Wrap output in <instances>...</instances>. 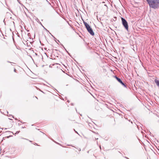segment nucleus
Returning <instances> with one entry per match:
<instances>
[{"instance_id": "1", "label": "nucleus", "mask_w": 159, "mask_h": 159, "mask_svg": "<svg viewBox=\"0 0 159 159\" xmlns=\"http://www.w3.org/2000/svg\"><path fill=\"white\" fill-rule=\"evenodd\" d=\"M150 7L156 9L159 8V0H146Z\"/></svg>"}, {"instance_id": "2", "label": "nucleus", "mask_w": 159, "mask_h": 159, "mask_svg": "<svg viewBox=\"0 0 159 159\" xmlns=\"http://www.w3.org/2000/svg\"><path fill=\"white\" fill-rule=\"evenodd\" d=\"M84 23L88 32L92 36H93L94 34L90 26L86 22H84Z\"/></svg>"}, {"instance_id": "3", "label": "nucleus", "mask_w": 159, "mask_h": 159, "mask_svg": "<svg viewBox=\"0 0 159 159\" xmlns=\"http://www.w3.org/2000/svg\"><path fill=\"white\" fill-rule=\"evenodd\" d=\"M121 20L122 21V23L125 27V29L127 30H128V25L127 21L125 20L123 18H121Z\"/></svg>"}, {"instance_id": "4", "label": "nucleus", "mask_w": 159, "mask_h": 159, "mask_svg": "<svg viewBox=\"0 0 159 159\" xmlns=\"http://www.w3.org/2000/svg\"><path fill=\"white\" fill-rule=\"evenodd\" d=\"M116 78L117 81L120 83L125 88H126V86L122 82L120 79L118 78L116 76Z\"/></svg>"}, {"instance_id": "5", "label": "nucleus", "mask_w": 159, "mask_h": 159, "mask_svg": "<svg viewBox=\"0 0 159 159\" xmlns=\"http://www.w3.org/2000/svg\"><path fill=\"white\" fill-rule=\"evenodd\" d=\"M154 81L157 85L159 87V80L156 79Z\"/></svg>"}, {"instance_id": "6", "label": "nucleus", "mask_w": 159, "mask_h": 159, "mask_svg": "<svg viewBox=\"0 0 159 159\" xmlns=\"http://www.w3.org/2000/svg\"><path fill=\"white\" fill-rule=\"evenodd\" d=\"M19 132H20L19 131H17L16 132V134H18L19 133Z\"/></svg>"}, {"instance_id": "7", "label": "nucleus", "mask_w": 159, "mask_h": 159, "mask_svg": "<svg viewBox=\"0 0 159 159\" xmlns=\"http://www.w3.org/2000/svg\"><path fill=\"white\" fill-rule=\"evenodd\" d=\"M16 70L15 69H14V71H15Z\"/></svg>"}, {"instance_id": "8", "label": "nucleus", "mask_w": 159, "mask_h": 159, "mask_svg": "<svg viewBox=\"0 0 159 159\" xmlns=\"http://www.w3.org/2000/svg\"><path fill=\"white\" fill-rule=\"evenodd\" d=\"M100 148L101 149V146H100Z\"/></svg>"}, {"instance_id": "9", "label": "nucleus", "mask_w": 159, "mask_h": 159, "mask_svg": "<svg viewBox=\"0 0 159 159\" xmlns=\"http://www.w3.org/2000/svg\"><path fill=\"white\" fill-rule=\"evenodd\" d=\"M125 158H127V159H128L127 158V157H125Z\"/></svg>"}]
</instances>
